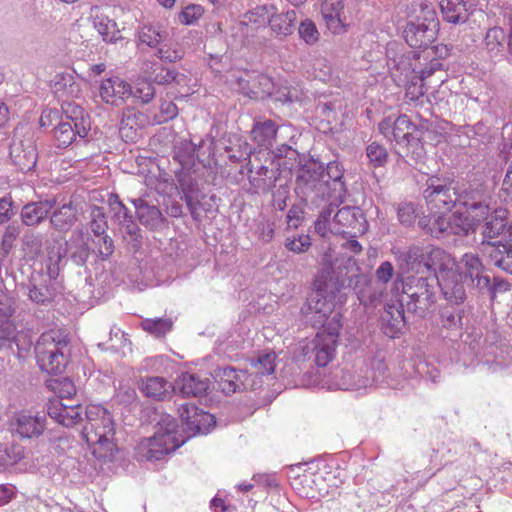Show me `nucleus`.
<instances>
[{"instance_id":"obj_1","label":"nucleus","mask_w":512,"mask_h":512,"mask_svg":"<svg viewBox=\"0 0 512 512\" xmlns=\"http://www.w3.org/2000/svg\"><path fill=\"white\" fill-rule=\"evenodd\" d=\"M336 260L337 275L334 279L335 269L331 264L324 265L317 273L313 282V291L308 295L301 307V314L312 327L318 328L324 320L332 314L335 306L336 294L341 288H353L359 301L367 306L372 304L373 297L367 295L366 290L359 288L367 283L366 277L360 273L356 260L352 256L343 257L341 262Z\"/></svg>"},{"instance_id":"obj_2","label":"nucleus","mask_w":512,"mask_h":512,"mask_svg":"<svg viewBox=\"0 0 512 512\" xmlns=\"http://www.w3.org/2000/svg\"><path fill=\"white\" fill-rule=\"evenodd\" d=\"M294 190L309 208H321L315 229L323 233L331 223V215L338 208V205H332L329 185L323 178V163L314 159L299 163Z\"/></svg>"},{"instance_id":"obj_3","label":"nucleus","mask_w":512,"mask_h":512,"mask_svg":"<svg viewBox=\"0 0 512 512\" xmlns=\"http://www.w3.org/2000/svg\"><path fill=\"white\" fill-rule=\"evenodd\" d=\"M89 242V234L79 228L75 229L69 239L65 240L64 247L56 246L57 239L53 244H47L45 267L50 278H57L68 260L76 266L86 267L88 259L94 251Z\"/></svg>"},{"instance_id":"obj_4","label":"nucleus","mask_w":512,"mask_h":512,"mask_svg":"<svg viewBox=\"0 0 512 512\" xmlns=\"http://www.w3.org/2000/svg\"><path fill=\"white\" fill-rule=\"evenodd\" d=\"M114 435L115 424L111 413L101 405H87L81 437L88 446L95 447L93 453H98L100 457L113 456L117 450Z\"/></svg>"},{"instance_id":"obj_5","label":"nucleus","mask_w":512,"mask_h":512,"mask_svg":"<svg viewBox=\"0 0 512 512\" xmlns=\"http://www.w3.org/2000/svg\"><path fill=\"white\" fill-rule=\"evenodd\" d=\"M439 276L424 275L419 270L403 282V293L407 297L406 310L414 316L425 319L436 309Z\"/></svg>"},{"instance_id":"obj_6","label":"nucleus","mask_w":512,"mask_h":512,"mask_svg":"<svg viewBox=\"0 0 512 512\" xmlns=\"http://www.w3.org/2000/svg\"><path fill=\"white\" fill-rule=\"evenodd\" d=\"M16 311L15 297L0 288V352L21 357L30 350L32 340L26 332L18 329Z\"/></svg>"},{"instance_id":"obj_7","label":"nucleus","mask_w":512,"mask_h":512,"mask_svg":"<svg viewBox=\"0 0 512 512\" xmlns=\"http://www.w3.org/2000/svg\"><path fill=\"white\" fill-rule=\"evenodd\" d=\"M69 338L60 330L44 332L34 346L39 368L48 374L62 373L68 363Z\"/></svg>"},{"instance_id":"obj_8","label":"nucleus","mask_w":512,"mask_h":512,"mask_svg":"<svg viewBox=\"0 0 512 512\" xmlns=\"http://www.w3.org/2000/svg\"><path fill=\"white\" fill-rule=\"evenodd\" d=\"M378 129L389 141H395L403 145L407 152L417 162H423L426 151L423 142L413 136L415 124L406 114L399 115L396 119L387 117L378 124Z\"/></svg>"},{"instance_id":"obj_9","label":"nucleus","mask_w":512,"mask_h":512,"mask_svg":"<svg viewBox=\"0 0 512 512\" xmlns=\"http://www.w3.org/2000/svg\"><path fill=\"white\" fill-rule=\"evenodd\" d=\"M419 6L422 15L406 24L403 37L410 47L426 49L437 39L440 23L434 8L427 1L421 0Z\"/></svg>"},{"instance_id":"obj_10","label":"nucleus","mask_w":512,"mask_h":512,"mask_svg":"<svg viewBox=\"0 0 512 512\" xmlns=\"http://www.w3.org/2000/svg\"><path fill=\"white\" fill-rule=\"evenodd\" d=\"M157 425L154 435L146 440L145 456L148 460H161L185 442L177 436L178 424L170 415H162Z\"/></svg>"},{"instance_id":"obj_11","label":"nucleus","mask_w":512,"mask_h":512,"mask_svg":"<svg viewBox=\"0 0 512 512\" xmlns=\"http://www.w3.org/2000/svg\"><path fill=\"white\" fill-rule=\"evenodd\" d=\"M423 197L431 212H449L459 200L457 183L453 180L432 176L426 182Z\"/></svg>"},{"instance_id":"obj_12","label":"nucleus","mask_w":512,"mask_h":512,"mask_svg":"<svg viewBox=\"0 0 512 512\" xmlns=\"http://www.w3.org/2000/svg\"><path fill=\"white\" fill-rule=\"evenodd\" d=\"M286 161L282 165H286ZM281 163L275 164L272 157L253 155L247 163L249 192L252 194L268 193L279 180Z\"/></svg>"},{"instance_id":"obj_13","label":"nucleus","mask_w":512,"mask_h":512,"mask_svg":"<svg viewBox=\"0 0 512 512\" xmlns=\"http://www.w3.org/2000/svg\"><path fill=\"white\" fill-rule=\"evenodd\" d=\"M178 183L191 217L195 221L201 220V212L212 213L217 211V196L206 194L192 175H180Z\"/></svg>"},{"instance_id":"obj_14","label":"nucleus","mask_w":512,"mask_h":512,"mask_svg":"<svg viewBox=\"0 0 512 512\" xmlns=\"http://www.w3.org/2000/svg\"><path fill=\"white\" fill-rule=\"evenodd\" d=\"M211 376L218 388L226 395L245 390H256L262 386V381L248 374V369L241 370L232 366L217 367Z\"/></svg>"},{"instance_id":"obj_15","label":"nucleus","mask_w":512,"mask_h":512,"mask_svg":"<svg viewBox=\"0 0 512 512\" xmlns=\"http://www.w3.org/2000/svg\"><path fill=\"white\" fill-rule=\"evenodd\" d=\"M409 259L418 261L419 266L426 269L424 275L438 273L444 275L455 266V260L451 254L439 247L427 246L425 248L414 247L409 251Z\"/></svg>"},{"instance_id":"obj_16","label":"nucleus","mask_w":512,"mask_h":512,"mask_svg":"<svg viewBox=\"0 0 512 512\" xmlns=\"http://www.w3.org/2000/svg\"><path fill=\"white\" fill-rule=\"evenodd\" d=\"M331 220L336 233L351 238L363 235L368 229L364 212L356 206H344L338 209Z\"/></svg>"},{"instance_id":"obj_17","label":"nucleus","mask_w":512,"mask_h":512,"mask_svg":"<svg viewBox=\"0 0 512 512\" xmlns=\"http://www.w3.org/2000/svg\"><path fill=\"white\" fill-rule=\"evenodd\" d=\"M179 416L185 426L184 429L192 435L207 434L216 425L215 417L212 414L189 403L180 406Z\"/></svg>"},{"instance_id":"obj_18","label":"nucleus","mask_w":512,"mask_h":512,"mask_svg":"<svg viewBox=\"0 0 512 512\" xmlns=\"http://www.w3.org/2000/svg\"><path fill=\"white\" fill-rule=\"evenodd\" d=\"M46 414L21 411L14 417L12 430L22 439H33L41 436L46 429Z\"/></svg>"},{"instance_id":"obj_19","label":"nucleus","mask_w":512,"mask_h":512,"mask_svg":"<svg viewBox=\"0 0 512 512\" xmlns=\"http://www.w3.org/2000/svg\"><path fill=\"white\" fill-rule=\"evenodd\" d=\"M190 82L191 78L184 73H180L174 68L165 67L163 65H161L159 70L152 76V84L171 85L174 87L177 90L175 98L188 97L194 92Z\"/></svg>"},{"instance_id":"obj_20","label":"nucleus","mask_w":512,"mask_h":512,"mask_svg":"<svg viewBox=\"0 0 512 512\" xmlns=\"http://www.w3.org/2000/svg\"><path fill=\"white\" fill-rule=\"evenodd\" d=\"M100 97L109 105L121 106L131 98V85L123 79L114 76L102 81L100 85Z\"/></svg>"},{"instance_id":"obj_21","label":"nucleus","mask_w":512,"mask_h":512,"mask_svg":"<svg viewBox=\"0 0 512 512\" xmlns=\"http://www.w3.org/2000/svg\"><path fill=\"white\" fill-rule=\"evenodd\" d=\"M204 141L201 140L197 145L191 140L183 139L177 142L173 150V159L177 161L181 169L175 171L176 178L180 175H192V168L196 164V160L199 159L198 151L202 147Z\"/></svg>"},{"instance_id":"obj_22","label":"nucleus","mask_w":512,"mask_h":512,"mask_svg":"<svg viewBox=\"0 0 512 512\" xmlns=\"http://www.w3.org/2000/svg\"><path fill=\"white\" fill-rule=\"evenodd\" d=\"M56 204L57 201L55 198L26 203L22 206L20 211L22 225L28 228L41 225L47 219Z\"/></svg>"},{"instance_id":"obj_23","label":"nucleus","mask_w":512,"mask_h":512,"mask_svg":"<svg viewBox=\"0 0 512 512\" xmlns=\"http://www.w3.org/2000/svg\"><path fill=\"white\" fill-rule=\"evenodd\" d=\"M464 282L459 275H456L454 268L441 276L439 289L446 304L464 306L467 298Z\"/></svg>"},{"instance_id":"obj_24","label":"nucleus","mask_w":512,"mask_h":512,"mask_svg":"<svg viewBox=\"0 0 512 512\" xmlns=\"http://www.w3.org/2000/svg\"><path fill=\"white\" fill-rule=\"evenodd\" d=\"M344 169L337 161H331L326 168L323 167V178L326 179L330 189V197L332 205L338 207L344 202L347 194V187L343 180Z\"/></svg>"},{"instance_id":"obj_25","label":"nucleus","mask_w":512,"mask_h":512,"mask_svg":"<svg viewBox=\"0 0 512 512\" xmlns=\"http://www.w3.org/2000/svg\"><path fill=\"white\" fill-rule=\"evenodd\" d=\"M139 222L151 231H158L166 226V218L161 210L142 198L132 199Z\"/></svg>"},{"instance_id":"obj_26","label":"nucleus","mask_w":512,"mask_h":512,"mask_svg":"<svg viewBox=\"0 0 512 512\" xmlns=\"http://www.w3.org/2000/svg\"><path fill=\"white\" fill-rule=\"evenodd\" d=\"M278 126L273 120L257 121L253 124L251 130L252 140L262 149L254 155L268 156L270 155V149L276 140Z\"/></svg>"},{"instance_id":"obj_27","label":"nucleus","mask_w":512,"mask_h":512,"mask_svg":"<svg viewBox=\"0 0 512 512\" xmlns=\"http://www.w3.org/2000/svg\"><path fill=\"white\" fill-rule=\"evenodd\" d=\"M459 200L457 204L464 207L466 211L476 214L481 218H486L489 214L490 198L480 189H466L462 192L458 190Z\"/></svg>"},{"instance_id":"obj_28","label":"nucleus","mask_w":512,"mask_h":512,"mask_svg":"<svg viewBox=\"0 0 512 512\" xmlns=\"http://www.w3.org/2000/svg\"><path fill=\"white\" fill-rule=\"evenodd\" d=\"M454 271L464 281L470 280L475 288H477L478 279L487 276L482 261L474 253H465L457 263L455 262Z\"/></svg>"},{"instance_id":"obj_29","label":"nucleus","mask_w":512,"mask_h":512,"mask_svg":"<svg viewBox=\"0 0 512 512\" xmlns=\"http://www.w3.org/2000/svg\"><path fill=\"white\" fill-rule=\"evenodd\" d=\"M327 383L329 389L358 390L369 387L370 382L367 379H363L360 371L356 375L355 372L349 369L339 368L332 372Z\"/></svg>"},{"instance_id":"obj_30","label":"nucleus","mask_w":512,"mask_h":512,"mask_svg":"<svg viewBox=\"0 0 512 512\" xmlns=\"http://www.w3.org/2000/svg\"><path fill=\"white\" fill-rule=\"evenodd\" d=\"M406 326L403 303L388 305L381 317V330L390 337L396 338L404 332Z\"/></svg>"},{"instance_id":"obj_31","label":"nucleus","mask_w":512,"mask_h":512,"mask_svg":"<svg viewBox=\"0 0 512 512\" xmlns=\"http://www.w3.org/2000/svg\"><path fill=\"white\" fill-rule=\"evenodd\" d=\"M55 279L50 278L47 270L46 275H33L29 285V299L38 305L51 303L55 297V288L51 285V281Z\"/></svg>"},{"instance_id":"obj_32","label":"nucleus","mask_w":512,"mask_h":512,"mask_svg":"<svg viewBox=\"0 0 512 512\" xmlns=\"http://www.w3.org/2000/svg\"><path fill=\"white\" fill-rule=\"evenodd\" d=\"M484 219L466 210L456 211L448 217L450 235L465 237L474 234Z\"/></svg>"},{"instance_id":"obj_33","label":"nucleus","mask_w":512,"mask_h":512,"mask_svg":"<svg viewBox=\"0 0 512 512\" xmlns=\"http://www.w3.org/2000/svg\"><path fill=\"white\" fill-rule=\"evenodd\" d=\"M337 343L323 338L322 335H316L310 345L306 346V355L313 357L314 362L319 367H325L335 356Z\"/></svg>"},{"instance_id":"obj_34","label":"nucleus","mask_w":512,"mask_h":512,"mask_svg":"<svg viewBox=\"0 0 512 512\" xmlns=\"http://www.w3.org/2000/svg\"><path fill=\"white\" fill-rule=\"evenodd\" d=\"M507 217L508 211L505 208H497L484 219L482 235L483 240H492L497 237H501L500 240L504 239V234L507 231Z\"/></svg>"},{"instance_id":"obj_35","label":"nucleus","mask_w":512,"mask_h":512,"mask_svg":"<svg viewBox=\"0 0 512 512\" xmlns=\"http://www.w3.org/2000/svg\"><path fill=\"white\" fill-rule=\"evenodd\" d=\"M139 389L149 398L165 400L171 397L175 386L163 377L151 376L141 379Z\"/></svg>"},{"instance_id":"obj_36","label":"nucleus","mask_w":512,"mask_h":512,"mask_svg":"<svg viewBox=\"0 0 512 512\" xmlns=\"http://www.w3.org/2000/svg\"><path fill=\"white\" fill-rule=\"evenodd\" d=\"M10 158L19 171L28 173L36 166L37 149L32 143L14 144L10 148Z\"/></svg>"},{"instance_id":"obj_37","label":"nucleus","mask_w":512,"mask_h":512,"mask_svg":"<svg viewBox=\"0 0 512 512\" xmlns=\"http://www.w3.org/2000/svg\"><path fill=\"white\" fill-rule=\"evenodd\" d=\"M50 225L58 232H68L78 221V209L72 201L55 209L50 215Z\"/></svg>"},{"instance_id":"obj_38","label":"nucleus","mask_w":512,"mask_h":512,"mask_svg":"<svg viewBox=\"0 0 512 512\" xmlns=\"http://www.w3.org/2000/svg\"><path fill=\"white\" fill-rule=\"evenodd\" d=\"M174 386L184 397H200L206 394L209 380L202 379L196 374L183 373L177 378Z\"/></svg>"},{"instance_id":"obj_39","label":"nucleus","mask_w":512,"mask_h":512,"mask_svg":"<svg viewBox=\"0 0 512 512\" xmlns=\"http://www.w3.org/2000/svg\"><path fill=\"white\" fill-rule=\"evenodd\" d=\"M169 36L166 25L160 22L144 23L139 26L137 37L140 44L158 48Z\"/></svg>"},{"instance_id":"obj_40","label":"nucleus","mask_w":512,"mask_h":512,"mask_svg":"<svg viewBox=\"0 0 512 512\" xmlns=\"http://www.w3.org/2000/svg\"><path fill=\"white\" fill-rule=\"evenodd\" d=\"M62 112L65 117L64 121L76 125L79 137L84 139L90 130V117L85 113L83 107L75 102L66 101L62 104Z\"/></svg>"},{"instance_id":"obj_41","label":"nucleus","mask_w":512,"mask_h":512,"mask_svg":"<svg viewBox=\"0 0 512 512\" xmlns=\"http://www.w3.org/2000/svg\"><path fill=\"white\" fill-rule=\"evenodd\" d=\"M297 13L291 9L284 13H277V9L269 17V26L276 37L285 38L295 31Z\"/></svg>"},{"instance_id":"obj_42","label":"nucleus","mask_w":512,"mask_h":512,"mask_svg":"<svg viewBox=\"0 0 512 512\" xmlns=\"http://www.w3.org/2000/svg\"><path fill=\"white\" fill-rule=\"evenodd\" d=\"M465 307L460 305L445 304L439 310V319L443 328L460 332L463 328Z\"/></svg>"},{"instance_id":"obj_43","label":"nucleus","mask_w":512,"mask_h":512,"mask_svg":"<svg viewBox=\"0 0 512 512\" xmlns=\"http://www.w3.org/2000/svg\"><path fill=\"white\" fill-rule=\"evenodd\" d=\"M21 251L30 259L35 260L43 253L44 235L33 229H26L21 237Z\"/></svg>"},{"instance_id":"obj_44","label":"nucleus","mask_w":512,"mask_h":512,"mask_svg":"<svg viewBox=\"0 0 512 512\" xmlns=\"http://www.w3.org/2000/svg\"><path fill=\"white\" fill-rule=\"evenodd\" d=\"M439 5L444 20L449 23H465L469 18L467 4L463 0H441Z\"/></svg>"},{"instance_id":"obj_45","label":"nucleus","mask_w":512,"mask_h":512,"mask_svg":"<svg viewBox=\"0 0 512 512\" xmlns=\"http://www.w3.org/2000/svg\"><path fill=\"white\" fill-rule=\"evenodd\" d=\"M276 353L274 351L260 353L257 357L250 359L248 374L263 382V376L271 375L275 371Z\"/></svg>"},{"instance_id":"obj_46","label":"nucleus","mask_w":512,"mask_h":512,"mask_svg":"<svg viewBox=\"0 0 512 512\" xmlns=\"http://www.w3.org/2000/svg\"><path fill=\"white\" fill-rule=\"evenodd\" d=\"M93 25L105 42L116 43L122 39L117 23L105 15H95Z\"/></svg>"},{"instance_id":"obj_47","label":"nucleus","mask_w":512,"mask_h":512,"mask_svg":"<svg viewBox=\"0 0 512 512\" xmlns=\"http://www.w3.org/2000/svg\"><path fill=\"white\" fill-rule=\"evenodd\" d=\"M54 141L58 148H67L79 137V132L76 131V125L72 122L61 121L54 128Z\"/></svg>"},{"instance_id":"obj_48","label":"nucleus","mask_w":512,"mask_h":512,"mask_svg":"<svg viewBox=\"0 0 512 512\" xmlns=\"http://www.w3.org/2000/svg\"><path fill=\"white\" fill-rule=\"evenodd\" d=\"M24 458L25 448L21 444H0V467L14 466Z\"/></svg>"},{"instance_id":"obj_49","label":"nucleus","mask_w":512,"mask_h":512,"mask_svg":"<svg viewBox=\"0 0 512 512\" xmlns=\"http://www.w3.org/2000/svg\"><path fill=\"white\" fill-rule=\"evenodd\" d=\"M477 289L481 293H488L491 301H494L498 293L506 292L510 289L509 283L500 277H493L492 279L487 274L485 278H479L477 282Z\"/></svg>"},{"instance_id":"obj_50","label":"nucleus","mask_w":512,"mask_h":512,"mask_svg":"<svg viewBox=\"0 0 512 512\" xmlns=\"http://www.w3.org/2000/svg\"><path fill=\"white\" fill-rule=\"evenodd\" d=\"M363 379H367L369 387L381 383L387 376V366L382 359L374 358L371 360L369 366L360 368Z\"/></svg>"},{"instance_id":"obj_51","label":"nucleus","mask_w":512,"mask_h":512,"mask_svg":"<svg viewBox=\"0 0 512 512\" xmlns=\"http://www.w3.org/2000/svg\"><path fill=\"white\" fill-rule=\"evenodd\" d=\"M480 251L486 255L491 262L498 267V260H503L508 246L503 240L491 241L483 240L479 246Z\"/></svg>"},{"instance_id":"obj_52","label":"nucleus","mask_w":512,"mask_h":512,"mask_svg":"<svg viewBox=\"0 0 512 512\" xmlns=\"http://www.w3.org/2000/svg\"><path fill=\"white\" fill-rule=\"evenodd\" d=\"M86 406H82L80 403H65L62 412L60 423L65 427H72L85 419Z\"/></svg>"},{"instance_id":"obj_53","label":"nucleus","mask_w":512,"mask_h":512,"mask_svg":"<svg viewBox=\"0 0 512 512\" xmlns=\"http://www.w3.org/2000/svg\"><path fill=\"white\" fill-rule=\"evenodd\" d=\"M118 227L123 236V239L127 242V244L134 251L138 250L141 246L142 233L141 229L135 222L134 217L125 222V224H121Z\"/></svg>"},{"instance_id":"obj_54","label":"nucleus","mask_w":512,"mask_h":512,"mask_svg":"<svg viewBox=\"0 0 512 512\" xmlns=\"http://www.w3.org/2000/svg\"><path fill=\"white\" fill-rule=\"evenodd\" d=\"M141 327L155 337H162L171 331L173 321L170 318H146L142 320Z\"/></svg>"},{"instance_id":"obj_55","label":"nucleus","mask_w":512,"mask_h":512,"mask_svg":"<svg viewBox=\"0 0 512 512\" xmlns=\"http://www.w3.org/2000/svg\"><path fill=\"white\" fill-rule=\"evenodd\" d=\"M108 202L110 207L111 219L118 226L121 224H125V222L133 218L131 211L122 203L118 195L111 194Z\"/></svg>"},{"instance_id":"obj_56","label":"nucleus","mask_w":512,"mask_h":512,"mask_svg":"<svg viewBox=\"0 0 512 512\" xmlns=\"http://www.w3.org/2000/svg\"><path fill=\"white\" fill-rule=\"evenodd\" d=\"M48 387L57 395L60 400L71 401L73 395L76 394V387L69 378H57L49 382Z\"/></svg>"},{"instance_id":"obj_57","label":"nucleus","mask_w":512,"mask_h":512,"mask_svg":"<svg viewBox=\"0 0 512 512\" xmlns=\"http://www.w3.org/2000/svg\"><path fill=\"white\" fill-rule=\"evenodd\" d=\"M506 41V33L501 27L488 29L485 36V46L489 53L497 55L501 52Z\"/></svg>"},{"instance_id":"obj_58","label":"nucleus","mask_w":512,"mask_h":512,"mask_svg":"<svg viewBox=\"0 0 512 512\" xmlns=\"http://www.w3.org/2000/svg\"><path fill=\"white\" fill-rule=\"evenodd\" d=\"M429 226L427 234L434 238H444L450 235V224L444 213L433 212Z\"/></svg>"},{"instance_id":"obj_59","label":"nucleus","mask_w":512,"mask_h":512,"mask_svg":"<svg viewBox=\"0 0 512 512\" xmlns=\"http://www.w3.org/2000/svg\"><path fill=\"white\" fill-rule=\"evenodd\" d=\"M89 227L93 234L97 237H100L106 233L108 224L105 212L102 207L93 206L91 208Z\"/></svg>"},{"instance_id":"obj_60","label":"nucleus","mask_w":512,"mask_h":512,"mask_svg":"<svg viewBox=\"0 0 512 512\" xmlns=\"http://www.w3.org/2000/svg\"><path fill=\"white\" fill-rule=\"evenodd\" d=\"M341 317L340 313H335L331 318L328 317L325 319L324 324L318 326L322 327L323 330L318 332L317 335H322L323 338L337 343L339 332L342 327Z\"/></svg>"},{"instance_id":"obj_61","label":"nucleus","mask_w":512,"mask_h":512,"mask_svg":"<svg viewBox=\"0 0 512 512\" xmlns=\"http://www.w3.org/2000/svg\"><path fill=\"white\" fill-rule=\"evenodd\" d=\"M131 98L141 101V103H149L155 97V88L152 82L148 80H139L135 86H131Z\"/></svg>"},{"instance_id":"obj_62","label":"nucleus","mask_w":512,"mask_h":512,"mask_svg":"<svg viewBox=\"0 0 512 512\" xmlns=\"http://www.w3.org/2000/svg\"><path fill=\"white\" fill-rule=\"evenodd\" d=\"M274 10H276V6L274 4L259 5L249 10L245 14V18L250 23L258 25L269 23V17L274 13Z\"/></svg>"},{"instance_id":"obj_63","label":"nucleus","mask_w":512,"mask_h":512,"mask_svg":"<svg viewBox=\"0 0 512 512\" xmlns=\"http://www.w3.org/2000/svg\"><path fill=\"white\" fill-rule=\"evenodd\" d=\"M298 34L307 45H314L320 38V33L315 23L310 19H305L300 23Z\"/></svg>"},{"instance_id":"obj_64","label":"nucleus","mask_w":512,"mask_h":512,"mask_svg":"<svg viewBox=\"0 0 512 512\" xmlns=\"http://www.w3.org/2000/svg\"><path fill=\"white\" fill-rule=\"evenodd\" d=\"M22 226L16 222L9 224L2 236L1 249L9 253L14 247L15 240L21 235Z\"/></svg>"}]
</instances>
